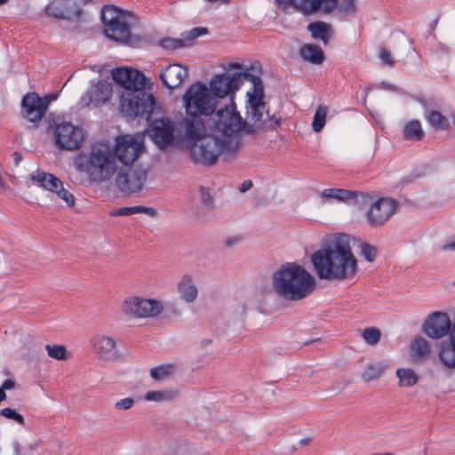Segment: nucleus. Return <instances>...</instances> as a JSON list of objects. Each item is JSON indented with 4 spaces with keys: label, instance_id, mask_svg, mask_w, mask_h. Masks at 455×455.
<instances>
[{
    "label": "nucleus",
    "instance_id": "1",
    "mask_svg": "<svg viewBox=\"0 0 455 455\" xmlns=\"http://www.w3.org/2000/svg\"><path fill=\"white\" fill-rule=\"evenodd\" d=\"M264 124H250L237 108L221 119H201V164L212 165L219 157L229 163L234 161L242 146L239 132L255 137L258 131H264Z\"/></svg>",
    "mask_w": 455,
    "mask_h": 455
},
{
    "label": "nucleus",
    "instance_id": "2",
    "mask_svg": "<svg viewBox=\"0 0 455 455\" xmlns=\"http://www.w3.org/2000/svg\"><path fill=\"white\" fill-rule=\"evenodd\" d=\"M311 262L320 280H351L358 271L357 259L345 234H336L323 244L311 255Z\"/></svg>",
    "mask_w": 455,
    "mask_h": 455
},
{
    "label": "nucleus",
    "instance_id": "3",
    "mask_svg": "<svg viewBox=\"0 0 455 455\" xmlns=\"http://www.w3.org/2000/svg\"><path fill=\"white\" fill-rule=\"evenodd\" d=\"M239 88L231 72L214 75L208 84L201 82V119H221L237 108Z\"/></svg>",
    "mask_w": 455,
    "mask_h": 455
},
{
    "label": "nucleus",
    "instance_id": "4",
    "mask_svg": "<svg viewBox=\"0 0 455 455\" xmlns=\"http://www.w3.org/2000/svg\"><path fill=\"white\" fill-rule=\"evenodd\" d=\"M74 167L83 185H100L113 180L119 171L111 146L97 142L74 158Z\"/></svg>",
    "mask_w": 455,
    "mask_h": 455
},
{
    "label": "nucleus",
    "instance_id": "5",
    "mask_svg": "<svg viewBox=\"0 0 455 455\" xmlns=\"http://www.w3.org/2000/svg\"><path fill=\"white\" fill-rule=\"evenodd\" d=\"M272 285L281 298L297 301L308 297L315 290L316 280L303 266L286 262L272 274Z\"/></svg>",
    "mask_w": 455,
    "mask_h": 455
},
{
    "label": "nucleus",
    "instance_id": "6",
    "mask_svg": "<svg viewBox=\"0 0 455 455\" xmlns=\"http://www.w3.org/2000/svg\"><path fill=\"white\" fill-rule=\"evenodd\" d=\"M182 144L196 163L199 160L196 150L199 141V83L192 84L185 91L182 95Z\"/></svg>",
    "mask_w": 455,
    "mask_h": 455
},
{
    "label": "nucleus",
    "instance_id": "7",
    "mask_svg": "<svg viewBox=\"0 0 455 455\" xmlns=\"http://www.w3.org/2000/svg\"><path fill=\"white\" fill-rule=\"evenodd\" d=\"M164 308L161 299L133 293L122 299L119 312L125 320L138 321L156 318L163 313Z\"/></svg>",
    "mask_w": 455,
    "mask_h": 455
},
{
    "label": "nucleus",
    "instance_id": "8",
    "mask_svg": "<svg viewBox=\"0 0 455 455\" xmlns=\"http://www.w3.org/2000/svg\"><path fill=\"white\" fill-rule=\"evenodd\" d=\"M115 160L120 168L132 167L146 150L143 133H125L116 136L111 147Z\"/></svg>",
    "mask_w": 455,
    "mask_h": 455
},
{
    "label": "nucleus",
    "instance_id": "9",
    "mask_svg": "<svg viewBox=\"0 0 455 455\" xmlns=\"http://www.w3.org/2000/svg\"><path fill=\"white\" fill-rule=\"evenodd\" d=\"M101 20L108 38L120 43H127L131 39L134 18L129 12L114 6H106L101 11Z\"/></svg>",
    "mask_w": 455,
    "mask_h": 455
},
{
    "label": "nucleus",
    "instance_id": "10",
    "mask_svg": "<svg viewBox=\"0 0 455 455\" xmlns=\"http://www.w3.org/2000/svg\"><path fill=\"white\" fill-rule=\"evenodd\" d=\"M119 108L125 116H148L158 108V105L152 94L138 90L124 92L119 98Z\"/></svg>",
    "mask_w": 455,
    "mask_h": 455
},
{
    "label": "nucleus",
    "instance_id": "11",
    "mask_svg": "<svg viewBox=\"0 0 455 455\" xmlns=\"http://www.w3.org/2000/svg\"><path fill=\"white\" fill-rule=\"evenodd\" d=\"M86 132L71 122L62 121L52 127V141L60 150L76 151L80 149L86 140Z\"/></svg>",
    "mask_w": 455,
    "mask_h": 455
},
{
    "label": "nucleus",
    "instance_id": "12",
    "mask_svg": "<svg viewBox=\"0 0 455 455\" xmlns=\"http://www.w3.org/2000/svg\"><path fill=\"white\" fill-rule=\"evenodd\" d=\"M25 184L27 187L33 185L40 186L54 194L70 208L76 205L75 196L64 188L62 181L59 178L51 173L36 170L25 177Z\"/></svg>",
    "mask_w": 455,
    "mask_h": 455
},
{
    "label": "nucleus",
    "instance_id": "13",
    "mask_svg": "<svg viewBox=\"0 0 455 455\" xmlns=\"http://www.w3.org/2000/svg\"><path fill=\"white\" fill-rule=\"evenodd\" d=\"M81 14L80 0H46L38 15L59 20H75L79 19Z\"/></svg>",
    "mask_w": 455,
    "mask_h": 455
},
{
    "label": "nucleus",
    "instance_id": "14",
    "mask_svg": "<svg viewBox=\"0 0 455 455\" xmlns=\"http://www.w3.org/2000/svg\"><path fill=\"white\" fill-rule=\"evenodd\" d=\"M148 180V170L145 168H120L116 175V188L124 194L140 191Z\"/></svg>",
    "mask_w": 455,
    "mask_h": 455
},
{
    "label": "nucleus",
    "instance_id": "15",
    "mask_svg": "<svg viewBox=\"0 0 455 455\" xmlns=\"http://www.w3.org/2000/svg\"><path fill=\"white\" fill-rule=\"evenodd\" d=\"M175 131L173 121L164 116L153 120L148 127L147 133L158 148L164 149L173 143Z\"/></svg>",
    "mask_w": 455,
    "mask_h": 455
},
{
    "label": "nucleus",
    "instance_id": "16",
    "mask_svg": "<svg viewBox=\"0 0 455 455\" xmlns=\"http://www.w3.org/2000/svg\"><path fill=\"white\" fill-rule=\"evenodd\" d=\"M275 4L284 12L289 7H295L304 14L321 12L330 14L339 6V0H275Z\"/></svg>",
    "mask_w": 455,
    "mask_h": 455
},
{
    "label": "nucleus",
    "instance_id": "17",
    "mask_svg": "<svg viewBox=\"0 0 455 455\" xmlns=\"http://www.w3.org/2000/svg\"><path fill=\"white\" fill-rule=\"evenodd\" d=\"M399 204L392 198L382 197L375 201L366 212L371 228L382 227L397 211Z\"/></svg>",
    "mask_w": 455,
    "mask_h": 455
},
{
    "label": "nucleus",
    "instance_id": "18",
    "mask_svg": "<svg viewBox=\"0 0 455 455\" xmlns=\"http://www.w3.org/2000/svg\"><path fill=\"white\" fill-rule=\"evenodd\" d=\"M451 325V320L447 313L435 311L425 318L422 331L428 338L439 339L450 336Z\"/></svg>",
    "mask_w": 455,
    "mask_h": 455
},
{
    "label": "nucleus",
    "instance_id": "19",
    "mask_svg": "<svg viewBox=\"0 0 455 455\" xmlns=\"http://www.w3.org/2000/svg\"><path fill=\"white\" fill-rule=\"evenodd\" d=\"M112 79L125 92L143 90L146 84L145 76L131 67H120L111 70Z\"/></svg>",
    "mask_w": 455,
    "mask_h": 455
},
{
    "label": "nucleus",
    "instance_id": "20",
    "mask_svg": "<svg viewBox=\"0 0 455 455\" xmlns=\"http://www.w3.org/2000/svg\"><path fill=\"white\" fill-rule=\"evenodd\" d=\"M91 344L96 357L100 361L114 362L120 357L116 341L111 336L97 334L92 339Z\"/></svg>",
    "mask_w": 455,
    "mask_h": 455
},
{
    "label": "nucleus",
    "instance_id": "21",
    "mask_svg": "<svg viewBox=\"0 0 455 455\" xmlns=\"http://www.w3.org/2000/svg\"><path fill=\"white\" fill-rule=\"evenodd\" d=\"M48 108L46 99L40 98L36 93L31 92L22 99L21 113L23 117L32 123L39 122Z\"/></svg>",
    "mask_w": 455,
    "mask_h": 455
},
{
    "label": "nucleus",
    "instance_id": "22",
    "mask_svg": "<svg viewBox=\"0 0 455 455\" xmlns=\"http://www.w3.org/2000/svg\"><path fill=\"white\" fill-rule=\"evenodd\" d=\"M112 95V84L105 80L92 85L81 97L80 106L83 108L93 104L95 107L107 102Z\"/></svg>",
    "mask_w": 455,
    "mask_h": 455
},
{
    "label": "nucleus",
    "instance_id": "23",
    "mask_svg": "<svg viewBox=\"0 0 455 455\" xmlns=\"http://www.w3.org/2000/svg\"><path fill=\"white\" fill-rule=\"evenodd\" d=\"M188 76V68L173 63L164 68L160 73L164 85L169 89L180 87Z\"/></svg>",
    "mask_w": 455,
    "mask_h": 455
},
{
    "label": "nucleus",
    "instance_id": "24",
    "mask_svg": "<svg viewBox=\"0 0 455 455\" xmlns=\"http://www.w3.org/2000/svg\"><path fill=\"white\" fill-rule=\"evenodd\" d=\"M438 355L445 367L455 368V318L451 322L449 338L441 343Z\"/></svg>",
    "mask_w": 455,
    "mask_h": 455
},
{
    "label": "nucleus",
    "instance_id": "25",
    "mask_svg": "<svg viewBox=\"0 0 455 455\" xmlns=\"http://www.w3.org/2000/svg\"><path fill=\"white\" fill-rule=\"evenodd\" d=\"M177 291L180 300L188 304L195 302L198 296L196 280L188 275H182L177 284Z\"/></svg>",
    "mask_w": 455,
    "mask_h": 455
},
{
    "label": "nucleus",
    "instance_id": "26",
    "mask_svg": "<svg viewBox=\"0 0 455 455\" xmlns=\"http://www.w3.org/2000/svg\"><path fill=\"white\" fill-rule=\"evenodd\" d=\"M299 56L303 60L307 61L313 65H320L325 60V53L323 50L315 44H305L299 51Z\"/></svg>",
    "mask_w": 455,
    "mask_h": 455
},
{
    "label": "nucleus",
    "instance_id": "27",
    "mask_svg": "<svg viewBox=\"0 0 455 455\" xmlns=\"http://www.w3.org/2000/svg\"><path fill=\"white\" fill-rule=\"evenodd\" d=\"M178 395L179 392L176 389L162 388L146 392L143 395L142 399L148 403H164L174 401Z\"/></svg>",
    "mask_w": 455,
    "mask_h": 455
},
{
    "label": "nucleus",
    "instance_id": "28",
    "mask_svg": "<svg viewBox=\"0 0 455 455\" xmlns=\"http://www.w3.org/2000/svg\"><path fill=\"white\" fill-rule=\"evenodd\" d=\"M307 28L313 39L320 40L325 45L330 42L333 34L331 26L321 20L310 22Z\"/></svg>",
    "mask_w": 455,
    "mask_h": 455
},
{
    "label": "nucleus",
    "instance_id": "29",
    "mask_svg": "<svg viewBox=\"0 0 455 455\" xmlns=\"http://www.w3.org/2000/svg\"><path fill=\"white\" fill-rule=\"evenodd\" d=\"M358 196H361L362 197L368 196V195L363 192L343 188H327L322 192V197L323 198H333L343 202L356 200Z\"/></svg>",
    "mask_w": 455,
    "mask_h": 455
},
{
    "label": "nucleus",
    "instance_id": "30",
    "mask_svg": "<svg viewBox=\"0 0 455 455\" xmlns=\"http://www.w3.org/2000/svg\"><path fill=\"white\" fill-rule=\"evenodd\" d=\"M403 136L406 140H421L425 137L421 123L417 119L407 122L403 128Z\"/></svg>",
    "mask_w": 455,
    "mask_h": 455
},
{
    "label": "nucleus",
    "instance_id": "31",
    "mask_svg": "<svg viewBox=\"0 0 455 455\" xmlns=\"http://www.w3.org/2000/svg\"><path fill=\"white\" fill-rule=\"evenodd\" d=\"M425 119L435 131H449L451 129L449 119L438 110H432L426 115Z\"/></svg>",
    "mask_w": 455,
    "mask_h": 455
},
{
    "label": "nucleus",
    "instance_id": "32",
    "mask_svg": "<svg viewBox=\"0 0 455 455\" xmlns=\"http://www.w3.org/2000/svg\"><path fill=\"white\" fill-rule=\"evenodd\" d=\"M176 371V367L172 363H164L149 370V376L157 382H163L171 379Z\"/></svg>",
    "mask_w": 455,
    "mask_h": 455
},
{
    "label": "nucleus",
    "instance_id": "33",
    "mask_svg": "<svg viewBox=\"0 0 455 455\" xmlns=\"http://www.w3.org/2000/svg\"><path fill=\"white\" fill-rule=\"evenodd\" d=\"M396 376L399 379L400 387H412L419 380L418 374L410 368H400L396 370Z\"/></svg>",
    "mask_w": 455,
    "mask_h": 455
},
{
    "label": "nucleus",
    "instance_id": "34",
    "mask_svg": "<svg viewBox=\"0 0 455 455\" xmlns=\"http://www.w3.org/2000/svg\"><path fill=\"white\" fill-rule=\"evenodd\" d=\"M386 369L387 365L382 363H369L364 369L362 378L367 382L377 379L383 374Z\"/></svg>",
    "mask_w": 455,
    "mask_h": 455
},
{
    "label": "nucleus",
    "instance_id": "35",
    "mask_svg": "<svg viewBox=\"0 0 455 455\" xmlns=\"http://www.w3.org/2000/svg\"><path fill=\"white\" fill-rule=\"evenodd\" d=\"M327 111L328 108L323 105H320L315 110L312 121V129L315 132H320L323 129L326 122Z\"/></svg>",
    "mask_w": 455,
    "mask_h": 455
},
{
    "label": "nucleus",
    "instance_id": "36",
    "mask_svg": "<svg viewBox=\"0 0 455 455\" xmlns=\"http://www.w3.org/2000/svg\"><path fill=\"white\" fill-rule=\"evenodd\" d=\"M156 211L152 208H147L144 206H133V207H124L112 211V216H119V215H132L138 213H147L149 215H154Z\"/></svg>",
    "mask_w": 455,
    "mask_h": 455
},
{
    "label": "nucleus",
    "instance_id": "37",
    "mask_svg": "<svg viewBox=\"0 0 455 455\" xmlns=\"http://www.w3.org/2000/svg\"><path fill=\"white\" fill-rule=\"evenodd\" d=\"M246 110H249L250 108H266L267 103L265 101V93H258L249 91L246 92Z\"/></svg>",
    "mask_w": 455,
    "mask_h": 455
},
{
    "label": "nucleus",
    "instance_id": "38",
    "mask_svg": "<svg viewBox=\"0 0 455 455\" xmlns=\"http://www.w3.org/2000/svg\"><path fill=\"white\" fill-rule=\"evenodd\" d=\"M411 349L419 356H426L431 353V346L429 342L421 336L415 338L411 344Z\"/></svg>",
    "mask_w": 455,
    "mask_h": 455
},
{
    "label": "nucleus",
    "instance_id": "39",
    "mask_svg": "<svg viewBox=\"0 0 455 455\" xmlns=\"http://www.w3.org/2000/svg\"><path fill=\"white\" fill-rule=\"evenodd\" d=\"M45 350L50 357L56 360H65L69 356V352L64 345H46Z\"/></svg>",
    "mask_w": 455,
    "mask_h": 455
},
{
    "label": "nucleus",
    "instance_id": "40",
    "mask_svg": "<svg viewBox=\"0 0 455 455\" xmlns=\"http://www.w3.org/2000/svg\"><path fill=\"white\" fill-rule=\"evenodd\" d=\"M378 247L371 244L367 242H362L360 243V254L364 259L370 263L375 261L378 256Z\"/></svg>",
    "mask_w": 455,
    "mask_h": 455
},
{
    "label": "nucleus",
    "instance_id": "41",
    "mask_svg": "<svg viewBox=\"0 0 455 455\" xmlns=\"http://www.w3.org/2000/svg\"><path fill=\"white\" fill-rule=\"evenodd\" d=\"M234 78H235L236 84L240 89L243 84L244 81H250L251 83L257 77V75H254L251 72L250 68L243 66V69L241 71L231 72Z\"/></svg>",
    "mask_w": 455,
    "mask_h": 455
},
{
    "label": "nucleus",
    "instance_id": "42",
    "mask_svg": "<svg viewBox=\"0 0 455 455\" xmlns=\"http://www.w3.org/2000/svg\"><path fill=\"white\" fill-rule=\"evenodd\" d=\"M362 336L367 344L373 346L379 341L381 332L378 328L370 327L363 330Z\"/></svg>",
    "mask_w": 455,
    "mask_h": 455
},
{
    "label": "nucleus",
    "instance_id": "43",
    "mask_svg": "<svg viewBox=\"0 0 455 455\" xmlns=\"http://www.w3.org/2000/svg\"><path fill=\"white\" fill-rule=\"evenodd\" d=\"M204 206L209 211L215 208L214 199L210 194V189L201 186V206Z\"/></svg>",
    "mask_w": 455,
    "mask_h": 455
},
{
    "label": "nucleus",
    "instance_id": "44",
    "mask_svg": "<svg viewBox=\"0 0 455 455\" xmlns=\"http://www.w3.org/2000/svg\"><path fill=\"white\" fill-rule=\"evenodd\" d=\"M267 119H264L266 128L264 132L275 130L281 124V116H277L275 114L270 115L268 110H266Z\"/></svg>",
    "mask_w": 455,
    "mask_h": 455
},
{
    "label": "nucleus",
    "instance_id": "45",
    "mask_svg": "<svg viewBox=\"0 0 455 455\" xmlns=\"http://www.w3.org/2000/svg\"><path fill=\"white\" fill-rule=\"evenodd\" d=\"M160 44L167 50H177L184 47V43L180 38L166 37L161 40Z\"/></svg>",
    "mask_w": 455,
    "mask_h": 455
},
{
    "label": "nucleus",
    "instance_id": "46",
    "mask_svg": "<svg viewBox=\"0 0 455 455\" xmlns=\"http://www.w3.org/2000/svg\"><path fill=\"white\" fill-rule=\"evenodd\" d=\"M0 415L6 419H13L21 425L24 424L25 421L23 416L12 408H4L0 410Z\"/></svg>",
    "mask_w": 455,
    "mask_h": 455
},
{
    "label": "nucleus",
    "instance_id": "47",
    "mask_svg": "<svg viewBox=\"0 0 455 455\" xmlns=\"http://www.w3.org/2000/svg\"><path fill=\"white\" fill-rule=\"evenodd\" d=\"M135 404V400L132 397H125L116 401L114 404V408L118 411H127L132 408Z\"/></svg>",
    "mask_w": 455,
    "mask_h": 455
},
{
    "label": "nucleus",
    "instance_id": "48",
    "mask_svg": "<svg viewBox=\"0 0 455 455\" xmlns=\"http://www.w3.org/2000/svg\"><path fill=\"white\" fill-rule=\"evenodd\" d=\"M199 36V28H195L188 32H185L181 35L180 39L184 43V47L189 46L193 44L194 40H196Z\"/></svg>",
    "mask_w": 455,
    "mask_h": 455
},
{
    "label": "nucleus",
    "instance_id": "49",
    "mask_svg": "<svg viewBox=\"0 0 455 455\" xmlns=\"http://www.w3.org/2000/svg\"><path fill=\"white\" fill-rule=\"evenodd\" d=\"M263 110H265V108H250L249 110H247V114L251 115V120L256 124H264L263 119Z\"/></svg>",
    "mask_w": 455,
    "mask_h": 455
},
{
    "label": "nucleus",
    "instance_id": "50",
    "mask_svg": "<svg viewBox=\"0 0 455 455\" xmlns=\"http://www.w3.org/2000/svg\"><path fill=\"white\" fill-rule=\"evenodd\" d=\"M379 59L382 61L383 65H387L389 67H393L395 65V61L391 56V52L386 48H382L380 50Z\"/></svg>",
    "mask_w": 455,
    "mask_h": 455
},
{
    "label": "nucleus",
    "instance_id": "51",
    "mask_svg": "<svg viewBox=\"0 0 455 455\" xmlns=\"http://www.w3.org/2000/svg\"><path fill=\"white\" fill-rule=\"evenodd\" d=\"M340 11L346 14H353L355 12V0H342Z\"/></svg>",
    "mask_w": 455,
    "mask_h": 455
},
{
    "label": "nucleus",
    "instance_id": "52",
    "mask_svg": "<svg viewBox=\"0 0 455 455\" xmlns=\"http://www.w3.org/2000/svg\"><path fill=\"white\" fill-rule=\"evenodd\" d=\"M417 100L419 102V104L424 108V116L426 117V115L430 113L433 109L432 108L435 106V103L431 100H427L424 97H418Z\"/></svg>",
    "mask_w": 455,
    "mask_h": 455
},
{
    "label": "nucleus",
    "instance_id": "53",
    "mask_svg": "<svg viewBox=\"0 0 455 455\" xmlns=\"http://www.w3.org/2000/svg\"><path fill=\"white\" fill-rule=\"evenodd\" d=\"M251 84H252V92H258V93H265L264 84L259 76H257V77L251 82Z\"/></svg>",
    "mask_w": 455,
    "mask_h": 455
},
{
    "label": "nucleus",
    "instance_id": "54",
    "mask_svg": "<svg viewBox=\"0 0 455 455\" xmlns=\"http://www.w3.org/2000/svg\"><path fill=\"white\" fill-rule=\"evenodd\" d=\"M243 64L239 62H229L227 65L222 64L221 67L225 69L224 72H230L233 69H243Z\"/></svg>",
    "mask_w": 455,
    "mask_h": 455
},
{
    "label": "nucleus",
    "instance_id": "55",
    "mask_svg": "<svg viewBox=\"0 0 455 455\" xmlns=\"http://www.w3.org/2000/svg\"><path fill=\"white\" fill-rule=\"evenodd\" d=\"M253 184L251 180H244L238 188L240 193H245L252 188Z\"/></svg>",
    "mask_w": 455,
    "mask_h": 455
},
{
    "label": "nucleus",
    "instance_id": "56",
    "mask_svg": "<svg viewBox=\"0 0 455 455\" xmlns=\"http://www.w3.org/2000/svg\"><path fill=\"white\" fill-rule=\"evenodd\" d=\"M14 387V383L11 379H6L2 384L0 389H3V392H5V390H10Z\"/></svg>",
    "mask_w": 455,
    "mask_h": 455
},
{
    "label": "nucleus",
    "instance_id": "57",
    "mask_svg": "<svg viewBox=\"0 0 455 455\" xmlns=\"http://www.w3.org/2000/svg\"><path fill=\"white\" fill-rule=\"evenodd\" d=\"M248 68H250V70L258 71L259 74L262 73V66L259 60H255Z\"/></svg>",
    "mask_w": 455,
    "mask_h": 455
},
{
    "label": "nucleus",
    "instance_id": "58",
    "mask_svg": "<svg viewBox=\"0 0 455 455\" xmlns=\"http://www.w3.org/2000/svg\"><path fill=\"white\" fill-rule=\"evenodd\" d=\"M380 86H381V88H383L385 90H389V91H393V92H398V89H397V87L395 85L388 84L387 82H381L380 83Z\"/></svg>",
    "mask_w": 455,
    "mask_h": 455
},
{
    "label": "nucleus",
    "instance_id": "59",
    "mask_svg": "<svg viewBox=\"0 0 455 455\" xmlns=\"http://www.w3.org/2000/svg\"><path fill=\"white\" fill-rule=\"evenodd\" d=\"M442 251H455V241L447 243L442 246Z\"/></svg>",
    "mask_w": 455,
    "mask_h": 455
},
{
    "label": "nucleus",
    "instance_id": "60",
    "mask_svg": "<svg viewBox=\"0 0 455 455\" xmlns=\"http://www.w3.org/2000/svg\"><path fill=\"white\" fill-rule=\"evenodd\" d=\"M212 359H213V356L212 355H208L206 353L204 355V359L201 358V363H204V364H209L210 363H212Z\"/></svg>",
    "mask_w": 455,
    "mask_h": 455
},
{
    "label": "nucleus",
    "instance_id": "61",
    "mask_svg": "<svg viewBox=\"0 0 455 455\" xmlns=\"http://www.w3.org/2000/svg\"><path fill=\"white\" fill-rule=\"evenodd\" d=\"M439 21V16L436 17L429 25H428V28H429V30L430 31H433L435 29L436 26H437V23Z\"/></svg>",
    "mask_w": 455,
    "mask_h": 455
},
{
    "label": "nucleus",
    "instance_id": "62",
    "mask_svg": "<svg viewBox=\"0 0 455 455\" xmlns=\"http://www.w3.org/2000/svg\"><path fill=\"white\" fill-rule=\"evenodd\" d=\"M238 240L236 238H228L226 240L225 244L227 247H231L234 245Z\"/></svg>",
    "mask_w": 455,
    "mask_h": 455
},
{
    "label": "nucleus",
    "instance_id": "63",
    "mask_svg": "<svg viewBox=\"0 0 455 455\" xmlns=\"http://www.w3.org/2000/svg\"><path fill=\"white\" fill-rule=\"evenodd\" d=\"M310 441H311V438L306 437V438L301 439L299 443L300 446H305L307 443H309Z\"/></svg>",
    "mask_w": 455,
    "mask_h": 455
},
{
    "label": "nucleus",
    "instance_id": "64",
    "mask_svg": "<svg viewBox=\"0 0 455 455\" xmlns=\"http://www.w3.org/2000/svg\"><path fill=\"white\" fill-rule=\"evenodd\" d=\"M6 399L5 392H3V389H0V403Z\"/></svg>",
    "mask_w": 455,
    "mask_h": 455
}]
</instances>
